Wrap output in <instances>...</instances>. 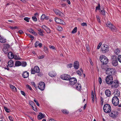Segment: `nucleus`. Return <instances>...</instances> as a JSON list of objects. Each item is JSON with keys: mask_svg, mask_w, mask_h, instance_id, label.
I'll list each match as a JSON object with an SVG mask.
<instances>
[{"mask_svg": "<svg viewBox=\"0 0 121 121\" xmlns=\"http://www.w3.org/2000/svg\"><path fill=\"white\" fill-rule=\"evenodd\" d=\"M105 80L107 84L109 85L112 84L113 80L112 76H108L106 78Z\"/></svg>", "mask_w": 121, "mask_h": 121, "instance_id": "nucleus-5", "label": "nucleus"}, {"mask_svg": "<svg viewBox=\"0 0 121 121\" xmlns=\"http://www.w3.org/2000/svg\"><path fill=\"white\" fill-rule=\"evenodd\" d=\"M31 83L32 85L34 86L35 88L37 89V86L35 85V82H31Z\"/></svg>", "mask_w": 121, "mask_h": 121, "instance_id": "nucleus-44", "label": "nucleus"}, {"mask_svg": "<svg viewBox=\"0 0 121 121\" xmlns=\"http://www.w3.org/2000/svg\"><path fill=\"white\" fill-rule=\"evenodd\" d=\"M99 12L101 14L103 15H105L104 10V9H103L102 10L100 11Z\"/></svg>", "mask_w": 121, "mask_h": 121, "instance_id": "nucleus-32", "label": "nucleus"}, {"mask_svg": "<svg viewBox=\"0 0 121 121\" xmlns=\"http://www.w3.org/2000/svg\"><path fill=\"white\" fill-rule=\"evenodd\" d=\"M62 112L65 114H68L69 112L68 111H67V110H66L64 109L62 110Z\"/></svg>", "mask_w": 121, "mask_h": 121, "instance_id": "nucleus-35", "label": "nucleus"}, {"mask_svg": "<svg viewBox=\"0 0 121 121\" xmlns=\"http://www.w3.org/2000/svg\"><path fill=\"white\" fill-rule=\"evenodd\" d=\"M45 14H42L41 17V20L42 21H43L45 19Z\"/></svg>", "mask_w": 121, "mask_h": 121, "instance_id": "nucleus-36", "label": "nucleus"}, {"mask_svg": "<svg viewBox=\"0 0 121 121\" xmlns=\"http://www.w3.org/2000/svg\"><path fill=\"white\" fill-rule=\"evenodd\" d=\"M53 11L57 15H59L60 16H62L63 14L62 13L59 11L57 9H55L53 10Z\"/></svg>", "mask_w": 121, "mask_h": 121, "instance_id": "nucleus-14", "label": "nucleus"}, {"mask_svg": "<svg viewBox=\"0 0 121 121\" xmlns=\"http://www.w3.org/2000/svg\"><path fill=\"white\" fill-rule=\"evenodd\" d=\"M102 79L100 77H99V82L100 84H101L102 83Z\"/></svg>", "mask_w": 121, "mask_h": 121, "instance_id": "nucleus-61", "label": "nucleus"}, {"mask_svg": "<svg viewBox=\"0 0 121 121\" xmlns=\"http://www.w3.org/2000/svg\"><path fill=\"white\" fill-rule=\"evenodd\" d=\"M96 17L97 19V20H98V21L99 22H100V21L99 19V16L98 15H96Z\"/></svg>", "mask_w": 121, "mask_h": 121, "instance_id": "nucleus-53", "label": "nucleus"}, {"mask_svg": "<svg viewBox=\"0 0 121 121\" xmlns=\"http://www.w3.org/2000/svg\"><path fill=\"white\" fill-rule=\"evenodd\" d=\"M21 65H22L21 62L20 61H17L15 62V66H14V67L19 66Z\"/></svg>", "mask_w": 121, "mask_h": 121, "instance_id": "nucleus-27", "label": "nucleus"}, {"mask_svg": "<svg viewBox=\"0 0 121 121\" xmlns=\"http://www.w3.org/2000/svg\"><path fill=\"white\" fill-rule=\"evenodd\" d=\"M101 68L103 70H105L106 71L107 69L108 68L107 67V65H102L101 66Z\"/></svg>", "mask_w": 121, "mask_h": 121, "instance_id": "nucleus-29", "label": "nucleus"}, {"mask_svg": "<svg viewBox=\"0 0 121 121\" xmlns=\"http://www.w3.org/2000/svg\"><path fill=\"white\" fill-rule=\"evenodd\" d=\"M18 27L17 26H15L14 27H12L10 28L12 29V30H13L15 29H17Z\"/></svg>", "mask_w": 121, "mask_h": 121, "instance_id": "nucleus-56", "label": "nucleus"}, {"mask_svg": "<svg viewBox=\"0 0 121 121\" xmlns=\"http://www.w3.org/2000/svg\"><path fill=\"white\" fill-rule=\"evenodd\" d=\"M43 49L44 50V52H46L48 51V48L45 46L44 47Z\"/></svg>", "mask_w": 121, "mask_h": 121, "instance_id": "nucleus-55", "label": "nucleus"}, {"mask_svg": "<svg viewBox=\"0 0 121 121\" xmlns=\"http://www.w3.org/2000/svg\"><path fill=\"white\" fill-rule=\"evenodd\" d=\"M26 86V87L28 88L30 90H32V89L30 86L29 85H27Z\"/></svg>", "mask_w": 121, "mask_h": 121, "instance_id": "nucleus-52", "label": "nucleus"}, {"mask_svg": "<svg viewBox=\"0 0 121 121\" xmlns=\"http://www.w3.org/2000/svg\"><path fill=\"white\" fill-rule=\"evenodd\" d=\"M77 73L80 76H81V73L80 71L79 70H78L77 72Z\"/></svg>", "mask_w": 121, "mask_h": 121, "instance_id": "nucleus-57", "label": "nucleus"}, {"mask_svg": "<svg viewBox=\"0 0 121 121\" xmlns=\"http://www.w3.org/2000/svg\"><path fill=\"white\" fill-rule=\"evenodd\" d=\"M73 65L72 64H70L67 65V67L68 68H71L73 66Z\"/></svg>", "mask_w": 121, "mask_h": 121, "instance_id": "nucleus-49", "label": "nucleus"}, {"mask_svg": "<svg viewBox=\"0 0 121 121\" xmlns=\"http://www.w3.org/2000/svg\"><path fill=\"white\" fill-rule=\"evenodd\" d=\"M100 5L99 4H98V6H97L96 7V9L95 10H100Z\"/></svg>", "mask_w": 121, "mask_h": 121, "instance_id": "nucleus-41", "label": "nucleus"}, {"mask_svg": "<svg viewBox=\"0 0 121 121\" xmlns=\"http://www.w3.org/2000/svg\"><path fill=\"white\" fill-rule=\"evenodd\" d=\"M5 47L6 48H9L10 47V45L8 44H5Z\"/></svg>", "mask_w": 121, "mask_h": 121, "instance_id": "nucleus-62", "label": "nucleus"}, {"mask_svg": "<svg viewBox=\"0 0 121 121\" xmlns=\"http://www.w3.org/2000/svg\"><path fill=\"white\" fill-rule=\"evenodd\" d=\"M21 65H22L23 67H25L26 65V63L25 62H22L21 63Z\"/></svg>", "mask_w": 121, "mask_h": 121, "instance_id": "nucleus-42", "label": "nucleus"}, {"mask_svg": "<svg viewBox=\"0 0 121 121\" xmlns=\"http://www.w3.org/2000/svg\"><path fill=\"white\" fill-rule=\"evenodd\" d=\"M39 43V42L38 41H36V42L35 43V47H37V46L38 45Z\"/></svg>", "mask_w": 121, "mask_h": 121, "instance_id": "nucleus-48", "label": "nucleus"}, {"mask_svg": "<svg viewBox=\"0 0 121 121\" xmlns=\"http://www.w3.org/2000/svg\"><path fill=\"white\" fill-rule=\"evenodd\" d=\"M8 66L11 67L14 65V62L12 60H10L8 63Z\"/></svg>", "mask_w": 121, "mask_h": 121, "instance_id": "nucleus-23", "label": "nucleus"}, {"mask_svg": "<svg viewBox=\"0 0 121 121\" xmlns=\"http://www.w3.org/2000/svg\"><path fill=\"white\" fill-rule=\"evenodd\" d=\"M48 75L50 77H55L56 75V73L54 71H51L48 73Z\"/></svg>", "mask_w": 121, "mask_h": 121, "instance_id": "nucleus-16", "label": "nucleus"}, {"mask_svg": "<svg viewBox=\"0 0 121 121\" xmlns=\"http://www.w3.org/2000/svg\"><path fill=\"white\" fill-rule=\"evenodd\" d=\"M69 80V83L71 85H74L77 82L76 79L74 78H70Z\"/></svg>", "mask_w": 121, "mask_h": 121, "instance_id": "nucleus-11", "label": "nucleus"}, {"mask_svg": "<svg viewBox=\"0 0 121 121\" xmlns=\"http://www.w3.org/2000/svg\"><path fill=\"white\" fill-rule=\"evenodd\" d=\"M8 57L9 59H11L13 58L14 57V55L12 52H9L8 54Z\"/></svg>", "mask_w": 121, "mask_h": 121, "instance_id": "nucleus-21", "label": "nucleus"}, {"mask_svg": "<svg viewBox=\"0 0 121 121\" xmlns=\"http://www.w3.org/2000/svg\"><path fill=\"white\" fill-rule=\"evenodd\" d=\"M103 110L104 112L107 113H109L111 111V107L108 104H106L104 105Z\"/></svg>", "mask_w": 121, "mask_h": 121, "instance_id": "nucleus-1", "label": "nucleus"}, {"mask_svg": "<svg viewBox=\"0 0 121 121\" xmlns=\"http://www.w3.org/2000/svg\"><path fill=\"white\" fill-rule=\"evenodd\" d=\"M114 94L115 96H119L120 95V92L119 91L118 89H116L115 90L114 92Z\"/></svg>", "mask_w": 121, "mask_h": 121, "instance_id": "nucleus-19", "label": "nucleus"}, {"mask_svg": "<svg viewBox=\"0 0 121 121\" xmlns=\"http://www.w3.org/2000/svg\"><path fill=\"white\" fill-rule=\"evenodd\" d=\"M6 39L3 37L0 36V42L2 43H4L6 42Z\"/></svg>", "mask_w": 121, "mask_h": 121, "instance_id": "nucleus-26", "label": "nucleus"}, {"mask_svg": "<svg viewBox=\"0 0 121 121\" xmlns=\"http://www.w3.org/2000/svg\"><path fill=\"white\" fill-rule=\"evenodd\" d=\"M57 30L59 31H61L62 29V27L60 26H58L57 28Z\"/></svg>", "mask_w": 121, "mask_h": 121, "instance_id": "nucleus-40", "label": "nucleus"}, {"mask_svg": "<svg viewBox=\"0 0 121 121\" xmlns=\"http://www.w3.org/2000/svg\"><path fill=\"white\" fill-rule=\"evenodd\" d=\"M112 84V87L113 86L115 88L118 87L119 86V82L117 80H115L114 81H113Z\"/></svg>", "mask_w": 121, "mask_h": 121, "instance_id": "nucleus-13", "label": "nucleus"}, {"mask_svg": "<svg viewBox=\"0 0 121 121\" xmlns=\"http://www.w3.org/2000/svg\"><path fill=\"white\" fill-rule=\"evenodd\" d=\"M26 34L27 36H28L32 40H33V39H34V37L32 35L29 34H28V35L27 34Z\"/></svg>", "mask_w": 121, "mask_h": 121, "instance_id": "nucleus-45", "label": "nucleus"}, {"mask_svg": "<svg viewBox=\"0 0 121 121\" xmlns=\"http://www.w3.org/2000/svg\"><path fill=\"white\" fill-rule=\"evenodd\" d=\"M105 93L107 96L109 97L111 95V92L109 90H106L105 91Z\"/></svg>", "mask_w": 121, "mask_h": 121, "instance_id": "nucleus-22", "label": "nucleus"}, {"mask_svg": "<svg viewBox=\"0 0 121 121\" xmlns=\"http://www.w3.org/2000/svg\"><path fill=\"white\" fill-rule=\"evenodd\" d=\"M38 30L39 31L38 32V33L39 35L43 36V31L41 29H38Z\"/></svg>", "mask_w": 121, "mask_h": 121, "instance_id": "nucleus-30", "label": "nucleus"}, {"mask_svg": "<svg viewBox=\"0 0 121 121\" xmlns=\"http://www.w3.org/2000/svg\"><path fill=\"white\" fill-rule=\"evenodd\" d=\"M106 26L107 27H109L112 31H116L117 30L116 28L113 25H112L110 22L106 23Z\"/></svg>", "mask_w": 121, "mask_h": 121, "instance_id": "nucleus-3", "label": "nucleus"}, {"mask_svg": "<svg viewBox=\"0 0 121 121\" xmlns=\"http://www.w3.org/2000/svg\"><path fill=\"white\" fill-rule=\"evenodd\" d=\"M73 66L75 69H78L79 67V64L78 62V61H75L74 62Z\"/></svg>", "mask_w": 121, "mask_h": 121, "instance_id": "nucleus-15", "label": "nucleus"}, {"mask_svg": "<svg viewBox=\"0 0 121 121\" xmlns=\"http://www.w3.org/2000/svg\"><path fill=\"white\" fill-rule=\"evenodd\" d=\"M101 61L104 64L106 65L108 62V59L107 57L104 55H101L100 57Z\"/></svg>", "mask_w": 121, "mask_h": 121, "instance_id": "nucleus-2", "label": "nucleus"}, {"mask_svg": "<svg viewBox=\"0 0 121 121\" xmlns=\"http://www.w3.org/2000/svg\"><path fill=\"white\" fill-rule=\"evenodd\" d=\"M114 72V70L113 68H108L106 70V73L108 76H112V74Z\"/></svg>", "mask_w": 121, "mask_h": 121, "instance_id": "nucleus-6", "label": "nucleus"}, {"mask_svg": "<svg viewBox=\"0 0 121 121\" xmlns=\"http://www.w3.org/2000/svg\"><path fill=\"white\" fill-rule=\"evenodd\" d=\"M27 30L29 32L32 33L33 34L35 35H37L36 33L32 30V28L28 29Z\"/></svg>", "mask_w": 121, "mask_h": 121, "instance_id": "nucleus-25", "label": "nucleus"}, {"mask_svg": "<svg viewBox=\"0 0 121 121\" xmlns=\"http://www.w3.org/2000/svg\"><path fill=\"white\" fill-rule=\"evenodd\" d=\"M112 65L114 66H116L118 65L117 58L116 56H114L112 58Z\"/></svg>", "mask_w": 121, "mask_h": 121, "instance_id": "nucleus-9", "label": "nucleus"}, {"mask_svg": "<svg viewBox=\"0 0 121 121\" xmlns=\"http://www.w3.org/2000/svg\"><path fill=\"white\" fill-rule=\"evenodd\" d=\"M21 94L23 95L24 96H26V94L23 91H21Z\"/></svg>", "mask_w": 121, "mask_h": 121, "instance_id": "nucleus-58", "label": "nucleus"}, {"mask_svg": "<svg viewBox=\"0 0 121 121\" xmlns=\"http://www.w3.org/2000/svg\"><path fill=\"white\" fill-rule=\"evenodd\" d=\"M119 100L117 96H114L112 100V102L113 104L115 106H117L119 104Z\"/></svg>", "mask_w": 121, "mask_h": 121, "instance_id": "nucleus-4", "label": "nucleus"}, {"mask_svg": "<svg viewBox=\"0 0 121 121\" xmlns=\"http://www.w3.org/2000/svg\"><path fill=\"white\" fill-rule=\"evenodd\" d=\"M81 25L83 26H87V24L86 23H81Z\"/></svg>", "mask_w": 121, "mask_h": 121, "instance_id": "nucleus-60", "label": "nucleus"}, {"mask_svg": "<svg viewBox=\"0 0 121 121\" xmlns=\"http://www.w3.org/2000/svg\"><path fill=\"white\" fill-rule=\"evenodd\" d=\"M34 101L37 104V105L38 106H39V104L38 103V101L34 99Z\"/></svg>", "mask_w": 121, "mask_h": 121, "instance_id": "nucleus-54", "label": "nucleus"}, {"mask_svg": "<svg viewBox=\"0 0 121 121\" xmlns=\"http://www.w3.org/2000/svg\"><path fill=\"white\" fill-rule=\"evenodd\" d=\"M44 56L43 55H42L41 56H39L38 57V58L40 59H41L43 58L44 57Z\"/></svg>", "mask_w": 121, "mask_h": 121, "instance_id": "nucleus-63", "label": "nucleus"}, {"mask_svg": "<svg viewBox=\"0 0 121 121\" xmlns=\"http://www.w3.org/2000/svg\"><path fill=\"white\" fill-rule=\"evenodd\" d=\"M108 48H107V49H105V50H104L103 51H101L102 52L105 53L106 52H108Z\"/></svg>", "mask_w": 121, "mask_h": 121, "instance_id": "nucleus-51", "label": "nucleus"}, {"mask_svg": "<svg viewBox=\"0 0 121 121\" xmlns=\"http://www.w3.org/2000/svg\"><path fill=\"white\" fill-rule=\"evenodd\" d=\"M55 21L58 24H62L65 25V22L61 19L57 17L55 18Z\"/></svg>", "mask_w": 121, "mask_h": 121, "instance_id": "nucleus-12", "label": "nucleus"}, {"mask_svg": "<svg viewBox=\"0 0 121 121\" xmlns=\"http://www.w3.org/2000/svg\"><path fill=\"white\" fill-rule=\"evenodd\" d=\"M45 30L48 33H50V32L51 30L48 27Z\"/></svg>", "mask_w": 121, "mask_h": 121, "instance_id": "nucleus-39", "label": "nucleus"}, {"mask_svg": "<svg viewBox=\"0 0 121 121\" xmlns=\"http://www.w3.org/2000/svg\"><path fill=\"white\" fill-rule=\"evenodd\" d=\"M29 75V73L26 71L24 72L22 74L23 77L24 78H26L28 77Z\"/></svg>", "mask_w": 121, "mask_h": 121, "instance_id": "nucleus-20", "label": "nucleus"}, {"mask_svg": "<svg viewBox=\"0 0 121 121\" xmlns=\"http://www.w3.org/2000/svg\"><path fill=\"white\" fill-rule=\"evenodd\" d=\"M117 113V112L116 111H112L109 114V116L112 117H116Z\"/></svg>", "mask_w": 121, "mask_h": 121, "instance_id": "nucleus-17", "label": "nucleus"}, {"mask_svg": "<svg viewBox=\"0 0 121 121\" xmlns=\"http://www.w3.org/2000/svg\"><path fill=\"white\" fill-rule=\"evenodd\" d=\"M45 86V83L43 82H39L38 87L41 90L43 91L44 89Z\"/></svg>", "mask_w": 121, "mask_h": 121, "instance_id": "nucleus-8", "label": "nucleus"}, {"mask_svg": "<svg viewBox=\"0 0 121 121\" xmlns=\"http://www.w3.org/2000/svg\"><path fill=\"white\" fill-rule=\"evenodd\" d=\"M4 110L7 112L9 113L10 112V110L9 109L5 107H4Z\"/></svg>", "mask_w": 121, "mask_h": 121, "instance_id": "nucleus-38", "label": "nucleus"}, {"mask_svg": "<svg viewBox=\"0 0 121 121\" xmlns=\"http://www.w3.org/2000/svg\"><path fill=\"white\" fill-rule=\"evenodd\" d=\"M120 52V51L119 49L117 48L115 50L114 52L116 55L118 54V53Z\"/></svg>", "mask_w": 121, "mask_h": 121, "instance_id": "nucleus-33", "label": "nucleus"}, {"mask_svg": "<svg viewBox=\"0 0 121 121\" xmlns=\"http://www.w3.org/2000/svg\"><path fill=\"white\" fill-rule=\"evenodd\" d=\"M13 58H14V59L16 60H18L20 59V58H18L17 56L15 55H14V57H13Z\"/></svg>", "mask_w": 121, "mask_h": 121, "instance_id": "nucleus-43", "label": "nucleus"}, {"mask_svg": "<svg viewBox=\"0 0 121 121\" xmlns=\"http://www.w3.org/2000/svg\"><path fill=\"white\" fill-rule=\"evenodd\" d=\"M30 19V18L27 17H25L24 19V20L26 21L27 22H29V20Z\"/></svg>", "mask_w": 121, "mask_h": 121, "instance_id": "nucleus-47", "label": "nucleus"}, {"mask_svg": "<svg viewBox=\"0 0 121 121\" xmlns=\"http://www.w3.org/2000/svg\"><path fill=\"white\" fill-rule=\"evenodd\" d=\"M9 118L10 121H13V118L11 116H9Z\"/></svg>", "mask_w": 121, "mask_h": 121, "instance_id": "nucleus-64", "label": "nucleus"}, {"mask_svg": "<svg viewBox=\"0 0 121 121\" xmlns=\"http://www.w3.org/2000/svg\"><path fill=\"white\" fill-rule=\"evenodd\" d=\"M101 44H102V43H101V42L99 44V45H98V46H97V49H99V48L100 47L101 45Z\"/></svg>", "mask_w": 121, "mask_h": 121, "instance_id": "nucleus-59", "label": "nucleus"}, {"mask_svg": "<svg viewBox=\"0 0 121 121\" xmlns=\"http://www.w3.org/2000/svg\"><path fill=\"white\" fill-rule=\"evenodd\" d=\"M107 48H107V45H104V47L101 48V51L104 50H105V49H107Z\"/></svg>", "mask_w": 121, "mask_h": 121, "instance_id": "nucleus-37", "label": "nucleus"}, {"mask_svg": "<svg viewBox=\"0 0 121 121\" xmlns=\"http://www.w3.org/2000/svg\"><path fill=\"white\" fill-rule=\"evenodd\" d=\"M3 51L5 54L7 53L8 52V49L5 47L3 49Z\"/></svg>", "mask_w": 121, "mask_h": 121, "instance_id": "nucleus-31", "label": "nucleus"}, {"mask_svg": "<svg viewBox=\"0 0 121 121\" xmlns=\"http://www.w3.org/2000/svg\"><path fill=\"white\" fill-rule=\"evenodd\" d=\"M10 86L11 89L14 92L16 91L17 89L14 86L11 84H10Z\"/></svg>", "mask_w": 121, "mask_h": 121, "instance_id": "nucleus-28", "label": "nucleus"}, {"mask_svg": "<svg viewBox=\"0 0 121 121\" xmlns=\"http://www.w3.org/2000/svg\"><path fill=\"white\" fill-rule=\"evenodd\" d=\"M40 69L37 66H35L33 69L32 68L31 70V73L35 74V73H38L40 71Z\"/></svg>", "mask_w": 121, "mask_h": 121, "instance_id": "nucleus-7", "label": "nucleus"}, {"mask_svg": "<svg viewBox=\"0 0 121 121\" xmlns=\"http://www.w3.org/2000/svg\"><path fill=\"white\" fill-rule=\"evenodd\" d=\"M32 19L34 21L36 22L37 21V18L35 16H33L32 17Z\"/></svg>", "mask_w": 121, "mask_h": 121, "instance_id": "nucleus-50", "label": "nucleus"}, {"mask_svg": "<svg viewBox=\"0 0 121 121\" xmlns=\"http://www.w3.org/2000/svg\"><path fill=\"white\" fill-rule=\"evenodd\" d=\"M76 88L77 90L78 91H80L81 89V85L80 84L78 83L76 85Z\"/></svg>", "mask_w": 121, "mask_h": 121, "instance_id": "nucleus-24", "label": "nucleus"}, {"mask_svg": "<svg viewBox=\"0 0 121 121\" xmlns=\"http://www.w3.org/2000/svg\"><path fill=\"white\" fill-rule=\"evenodd\" d=\"M77 27H75L74 28L73 30L72 31V33L74 34L77 31Z\"/></svg>", "mask_w": 121, "mask_h": 121, "instance_id": "nucleus-34", "label": "nucleus"}, {"mask_svg": "<svg viewBox=\"0 0 121 121\" xmlns=\"http://www.w3.org/2000/svg\"><path fill=\"white\" fill-rule=\"evenodd\" d=\"M118 61L121 63V55L118 56Z\"/></svg>", "mask_w": 121, "mask_h": 121, "instance_id": "nucleus-46", "label": "nucleus"}, {"mask_svg": "<svg viewBox=\"0 0 121 121\" xmlns=\"http://www.w3.org/2000/svg\"><path fill=\"white\" fill-rule=\"evenodd\" d=\"M39 114L38 116V118L39 120L41 119L42 118H44L45 117V115L44 114H42L41 112L39 113Z\"/></svg>", "mask_w": 121, "mask_h": 121, "instance_id": "nucleus-18", "label": "nucleus"}, {"mask_svg": "<svg viewBox=\"0 0 121 121\" xmlns=\"http://www.w3.org/2000/svg\"><path fill=\"white\" fill-rule=\"evenodd\" d=\"M60 77L62 79L66 80H69L70 78V76L69 75L66 74H63Z\"/></svg>", "mask_w": 121, "mask_h": 121, "instance_id": "nucleus-10", "label": "nucleus"}]
</instances>
